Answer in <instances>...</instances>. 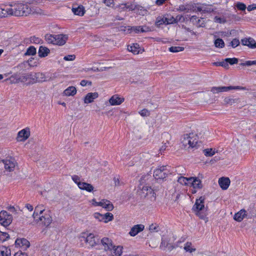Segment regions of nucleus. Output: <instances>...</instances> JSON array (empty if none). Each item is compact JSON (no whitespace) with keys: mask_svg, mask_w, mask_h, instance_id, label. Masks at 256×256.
Wrapping results in <instances>:
<instances>
[{"mask_svg":"<svg viewBox=\"0 0 256 256\" xmlns=\"http://www.w3.org/2000/svg\"><path fill=\"white\" fill-rule=\"evenodd\" d=\"M230 46L233 48H235L240 44V41L238 39L234 38L230 42Z\"/></svg>","mask_w":256,"mask_h":256,"instance_id":"4d7b16f0","label":"nucleus"},{"mask_svg":"<svg viewBox=\"0 0 256 256\" xmlns=\"http://www.w3.org/2000/svg\"><path fill=\"white\" fill-rule=\"evenodd\" d=\"M98 97V94L96 92H89L86 94L84 98V104H88L94 101V100Z\"/></svg>","mask_w":256,"mask_h":256,"instance_id":"aec40b11","label":"nucleus"},{"mask_svg":"<svg viewBox=\"0 0 256 256\" xmlns=\"http://www.w3.org/2000/svg\"><path fill=\"white\" fill-rule=\"evenodd\" d=\"M216 152V150L212 148H206L204 150V154L206 156H214Z\"/></svg>","mask_w":256,"mask_h":256,"instance_id":"ea45409f","label":"nucleus"},{"mask_svg":"<svg viewBox=\"0 0 256 256\" xmlns=\"http://www.w3.org/2000/svg\"><path fill=\"white\" fill-rule=\"evenodd\" d=\"M0 256H11L10 250L5 246H0Z\"/></svg>","mask_w":256,"mask_h":256,"instance_id":"72a5a7b5","label":"nucleus"},{"mask_svg":"<svg viewBox=\"0 0 256 256\" xmlns=\"http://www.w3.org/2000/svg\"><path fill=\"white\" fill-rule=\"evenodd\" d=\"M76 58V56L74 54L72 55H68L66 56H65L64 58V60L66 61H72L74 60Z\"/></svg>","mask_w":256,"mask_h":256,"instance_id":"bf43d9fd","label":"nucleus"},{"mask_svg":"<svg viewBox=\"0 0 256 256\" xmlns=\"http://www.w3.org/2000/svg\"><path fill=\"white\" fill-rule=\"evenodd\" d=\"M242 66H251L252 65H256V60H247L244 62L240 64Z\"/></svg>","mask_w":256,"mask_h":256,"instance_id":"603ef678","label":"nucleus"},{"mask_svg":"<svg viewBox=\"0 0 256 256\" xmlns=\"http://www.w3.org/2000/svg\"><path fill=\"white\" fill-rule=\"evenodd\" d=\"M224 102L226 104H234V99L230 98H226L224 100Z\"/></svg>","mask_w":256,"mask_h":256,"instance_id":"774afa93","label":"nucleus"},{"mask_svg":"<svg viewBox=\"0 0 256 256\" xmlns=\"http://www.w3.org/2000/svg\"><path fill=\"white\" fill-rule=\"evenodd\" d=\"M236 7L240 10H244L246 8V6L242 3V2H238L236 3Z\"/></svg>","mask_w":256,"mask_h":256,"instance_id":"6e6d98bb","label":"nucleus"},{"mask_svg":"<svg viewBox=\"0 0 256 256\" xmlns=\"http://www.w3.org/2000/svg\"><path fill=\"white\" fill-rule=\"evenodd\" d=\"M36 79L35 73H27L24 74L20 76L16 80V81L13 82L14 83H18L19 82H24L27 81H29V82L34 83V80Z\"/></svg>","mask_w":256,"mask_h":256,"instance_id":"9b49d317","label":"nucleus"},{"mask_svg":"<svg viewBox=\"0 0 256 256\" xmlns=\"http://www.w3.org/2000/svg\"><path fill=\"white\" fill-rule=\"evenodd\" d=\"M194 8V11H198L202 13H210L214 10V8L212 5L204 4L196 6Z\"/></svg>","mask_w":256,"mask_h":256,"instance_id":"4468645a","label":"nucleus"},{"mask_svg":"<svg viewBox=\"0 0 256 256\" xmlns=\"http://www.w3.org/2000/svg\"><path fill=\"white\" fill-rule=\"evenodd\" d=\"M73 13L77 16H83L86 12V10L82 5H74L72 8Z\"/></svg>","mask_w":256,"mask_h":256,"instance_id":"412c9836","label":"nucleus"},{"mask_svg":"<svg viewBox=\"0 0 256 256\" xmlns=\"http://www.w3.org/2000/svg\"><path fill=\"white\" fill-rule=\"evenodd\" d=\"M168 175V170L166 166H161L158 168L154 172V176L156 180L163 179Z\"/></svg>","mask_w":256,"mask_h":256,"instance_id":"1a4fd4ad","label":"nucleus"},{"mask_svg":"<svg viewBox=\"0 0 256 256\" xmlns=\"http://www.w3.org/2000/svg\"><path fill=\"white\" fill-rule=\"evenodd\" d=\"M9 238L10 236L7 232L0 231V242L6 241Z\"/></svg>","mask_w":256,"mask_h":256,"instance_id":"79ce46f5","label":"nucleus"},{"mask_svg":"<svg viewBox=\"0 0 256 256\" xmlns=\"http://www.w3.org/2000/svg\"><path fill=\"white\" fill-rule=\"evenodd\" d=\"M226 86L213 87L211 89V92L214 94H217L220 92H226Z\"/></svg>","mask_w":256,"mask_h":256,"instance_id":"58836bf2","label":"nucleus"},{"mask_svg":"<svg viewBox=\"0 0 256 256\" xmlns=\"http://www.w3.org/2000/svg\"><path fill=\"white\" fill-rule=\"evenodd\" d=\"M124 101V98L118 94L112 96L109 99L108 102L110 106H119Z\"/></svg>","mask_w":256,"mask_h":256,"instance_id":"ddd939ff","label":"nucleus"},{"mask_svg":"<svg viewBox=\"0 0 256 256\" xmlns=\"http://www.w3.org/2000/svg\"><path fill=\"white\" fill-rule=\"evenodd\" d=\"M190 178H187L184 176H180L178 180V182L182 185L189 186Z\"/></svg>","mask_w":256,"mask_h":256,"instance_id":"c9c22d12","label":"nucleus"},{"mask_svg":"<svg viewBox=\"0 0 256 256\" xmlns=\"http://www.w3.org/2000/svg\"><path fill=\"white\" fill-rule=\"evenodd\" d=\"M123 247L121 246H112L108 252L110 256H121L122 254Z\"/></svg>","mask_w":256,"mask_h":256,"instance_id":"2eb2a0df","label":"nucleus"},{"mask_svg":"<svg viewBox=\"0 0 256 256\" xmlns=\"http://www.w3.org/2000/svg\"><path fill=\"white\" fill-rule=\"evenodd\" d=\"M34 222L41 225L42 226L48 228L52 222V213L46 210L42 204L38 205L32 214Z\"/></svg>","mask_w":256,"mask_h":256,"instance_id":"f257e3e1","label":"nucleus"},{"mask_svg":"<svg viewBox=\"0 0 256 256\" xmlns=\"http://www.w3.org/2000/svg\"><path fill=\"white\" fill-rule=\"evenodd\" d=\"M5 169L8 172H12L14 170L16 164V160L13 158L2 160Z\"/></svg>","mask_w":256,"mask_h":256,"instance_id":"a211bd4d","label":"nucleus"},{"mask_svg":"<svg viewBox=\"0 0 256 256\" xmlns=\"http://www.w3.org/2000/svg\"><path fill=\"white\" fill-rule=\"evenodd\" d=\"M138 194L142 198H146V196L150 198H155L156 193L151 187L148 186L140 185L138 190Z\"/></svg>","mask_w":256,"mask_h":256,"instance_id":"0eeeda50","label":"nucleus"},{"mask_svg":"<svg viewBox=\"0 0 256 256\" xmlns=\"http://www.w3.org/2000/svg\"><path fill=\"white\" fill-rule=\"evenodd\" d=\"M156 26H160L162 24L166 25V20H164V15L157 17L156 20Z\"/></svg>","mask_w":256,"mask_h":256,"instance_id":"e433bc0d","label":"nucleus"},{"mask_svg":"<svg viewBox=\"0 0 256 256\" xmlns=\"http://www.w3.org/2000/svg\"><path fill=\"white\" fill-rule=\"evenodd\" d=\"M227 91L232 90H246L247 88L246 87L240 86H226Z\"/></svg>","mask_w":256,"mask_h":256,"instance_id":"09e8293b","label":"nucleus"},{"mask_svg":"<svg viewBox=\"0 0 256 256\" xmlns=\"http://www.w3.org/2000/svg\"><path fill=\"white\" fill-rule=\"evenodd\" d=\"M214 21L216 23L224 24L226 22V20L224 17L216 16L214 18Z\"/></svg>","mask_w":256,"mask_h":256,"instance_id":"3c124183","label":"nucleus"},{"mask_svg":"<svg viewBox=\"0 0 256 256\" xmlns=\"http://www.w3.org/2000/svg\"><path fill=\"white\" fill-rule=\"evenodd\" d=\"M149 230L151 232H158V226L156 224H152L150 226Z\"/></svg>","mask_w":256,"mask_h":256,"instance_id":"052dcab7","label":"nucleus"},{"mask_svg":"<svg viewBox=\"0 0 256 256\" xmlns=\"http://www.w3.org/2000/svg\"><path fill=\"white\" fill-rule=\"evenodd\" d=\"M182 18V16L178 15L176 18L170 14H164V20L166 25L174 24L179 22Z\"/></svg>","mask_w":256,"mask_h":256,"instance_id":"f3484780","label":"nucleus"},{"mask_svg":"<svg viewBox=\"0 0 256 256\" xmlns=\"http://www.w3.org/2000/svg\"><path fill=\"white\" fill-rule=\"evenodd\" d=\"M12 10L10 6H5L4 8H0V18H4L10 16Z\"/></svg>","mask_w":256,"mask_h":256,"instance_id":"7c9ffc66","label":"nucleus"},{"mask_svg":"<svg viewBox=\"0 0 256 256\" xmlns=\"http://www.w3.org/2000/svg\"><path fill=\"white\" fill-rule=\"evenodd\" d=\"M230 180L228 178L222 177L219 179L218 184L220 188L224 190H227L230 184Z\"/></svg>","mask_w":256,"mask_h":256,"instance_id":"393cba45","label":"nucleus"},{"mask_svg":"<svg viewBox=\"0 0 256 256\" xmlns=\"http://www.w3.org/2000/svg\"><path fill=\"white\" fill-rule=\"evenodd\" d=\"M16 244L24 249L28 248L30 244V242L26 238H17L16 240Z\"/></svg>","mask_w":256,"mask_h":256,"instance_id":"a878e982","label":"nucleus"},{"mask_svg":"<svg viewBox=\"0 0 256 256\" xmlns=\"http://www.w3.org/2000/svg\"><path fill=\"white\" fill-rule=\"evenodd\" d=\"M10 7V9L12 10L10 15L16 16H27L31 12V8L27 4H16Z\"/></svg>","mask_w":256,"mask_h":256,"instance_id":"7ed1b4c3","label":"nucleus"},{"mask_svg":"<svg viewBox=\"0 0 256 256\" xmlns=\"http://www.w3.org/2000/svg\"><path fill=\"white\" fill-rule=\"evenodd\" d=\"M168 0H156L155 4L158 6H160L164 4Z\"/></svg>","mask_w":256,"mask_h":256,"instance_id":"0e129e2a","label":"nucleus"},{"mask_svg":"<svg viewBox=\"0 0 256 256\" xmlns=\"http://www.w3.org/2000/svg\"><path fill=\"white\" fill-rule=\"evenodd\" d=\"M47 43L54 45L62 46L68 40V36L65 34H47L44 36Z\"/></svg>","mask_w":256,"mask_h":256,"instance_id":"f03ea898","label":"nucleus"},{"mask_svg":"<svg viewBox=\"0 0 256 256\" xmlns=\"http://www.w3.org/2000/svg\"><path fill=\"white\" fill-rule=\"evenodd\" d=\"M242 43L250 48H256V42L251 38H244L242 40Z\"/></svg>","mask_w":256,"mask_h":256,"instance_id":"5701e85b","label":"nucleus"},{"mask_svg":"<svg viewBox=\"0 0 256 256\" xmlns=\"http://www.w3.org/2000/svg\"><path fill=\"white\" fill-rule=\"evenodd\" d=\"M190 20L195 23L198 27H204V18L198 19L196 16H192L190 18Z\"/></svg>","mask_w":256,"mask_h":256,"instance_id":"2f4dec72","label":"nucleus"},{"mask_svg":"<svg viewBox=\"0 0 256 256\" xmlns=\"http://www.w3.org/2000/svg\"><path fill=\"white\" fill-rule=\"evenodd\" d=\"M72 179L78 186L79 184H82V182H80V178L77 175H73L72 176Z\"/></svg>","mask_w":256,"mask_h":256,"instance_id":"864d4df0","label":"nucleus"},{"mask_svg":"<svg viewBox=\"0 0 256 256\" xmlns=\"http://www.w3.org/2000/svg\"><path fill=\"white\" fill-rule=\"evenodd\" d=\"M139 114L142 116H148L150 114V112L148 111V110L146 109H144L140 111L139 112Z\"/></svg>","mask_w":256,"mask_h":256,"instance_id":"680f3d73","label":"nucleus"},{"mask_svg":"<svg viewBox=\"0 0 256 256\" xmlns=\"http://www.w3.org/2000/svg\"><path fill=\"white\" fill-rule=\"evenodd\" d=\"M184 50V48L182 46H171L169 48V51L172 52H178Z\"/></svg>","mask_w":256,"mask_h":256,"instance_id":"c03bdc74","label":"nucleus"},{"mask_svg":"<svg viewBox=\"0 0 256 256\" xmlns=\"http://www.w3.org/2000/svg\"><path fill=\"white\" fill-rule=\"evenodd\" d=\"M214 46L216 48H222L224 46V42L221 38H217L214 41Z\"/></svg>","mask_w":256,"mask_h":256,"instance_id":"37998d69","label":"nucleus"},{"mask_svg":"<svg viewBox=\"0 0 256 256\" xmlns=\"http://www.w3.org/2000/svg\"><path fill=\"white\" fill-rule=\"evenodd\" d=\"M198 142V136L193 133L184 136L182 144L185 148H195Z\"/></svg>","mask_w":256,"mask_h":256,"instance_id":"39448f33","label":"nucleus"},{"mask_svg":"<svg viewBox=\"0 0 256 256\" xmlns=\"http://www.w3.org/2000/svg\"><path fill=\"white\" fill-rule=\"evenodd\" d=\"M128 50L134 54H139L140 51V46L137 44H133L132 46H128Z\"/></svg>","mask_w":256,"mask_h":256,"instance_id":"473e14b6","label":"nucleus"},{"mask_svg":"<svg viewBox=\"0 0 256 256\" xmlns=\"http://www.w3.org/2000/svg\"><path fill=\"white\" fill-rule=\"evenodd\" d=\"M50 52V50L48 48L44 46H40L39 48L38 54L40 57L44 58Z\"/></svg>","mask_w":256,"mask_h":256,"instance_id":"c756f323","label":"nucleus"},{"mask_svg":"<svg viewBox=\"0 0 256 256\" xmlns=\"http://www.w3.org/2000/svg\"><path fill=\"white\" fill-rule=\"evenodd\" d=\"M144 228V226L142 224L134 225L131 228L129 234L132 236H134L139 232H142Z\"/></svg>","mask_w":256,"mask_h":256,"instance_id":"6ab92c4d","label":"nucleus"},{"mask_svg":"<svg viewBox=\"0 0 256 256\" xmlns=\"http://www.w3.org/2000/svg\"><path fill=\"white\" fill-rule=\"evenodd\" d=\"M88 84L89 85H91L92 82L86 80H82L80 83V85L82 86H86Z\"/></svg>","mask_w":256,"mask_h":256,"instance_id":"338daca9","label":"nucleus"},{"mask_svg":"<svg viewBox=\"0 0 256 256\" xmlns=\"http://www.w3.org/2000/svg\"><path fill=\"white\" fill-rule=\"evenodd\" d=\"M226 60L228 61V64H229L230 65L236 64L238 62V59L235 58H226Z\"/></svg>","mask_w":256,"mask_h":256,"instance_id":"5fc2aeb1","label":"nucleus"},{"mask_svg":"<svg viewBox=\"0 0 256 256\" xmlns=\"http://www.w3.org/2000/svg\"><path fill=\"white\" fill-rule=\"evenodd\" d=\"M256 8V4H252L249 5L247 7V10L249 12L254 10Z\"/></svg>","mask_w":256,"mask_h":256,"instance_id":"69168bd1","label":"nucleus"},{"mask_svg":"<svg viewBox=\"0 0 256 256\" xmlns=\"http://www.w3.org/2000/svg\"><path fill=\"white\" fill-rule=\"evenodd\" d=\"M90 202L92 204V206H100V201L96 202L95 198H93L92 200L90 201Z\"/></svg>","mask_w":256,"mask_h":256,"instance_id":"e2e57ef3","label":"nucleus"},{"mask_svg":"<svg viewBox=\"0 0 256 256\" xmlns=\"http://www.w3.org/2000/svg\"><path fill=\"white\" fill-rule=\"evenodd\" d=\"M191 10V6L190 5H180L178 8V10L183 12H188Z\"/></svg>","mask_w":256,"mask_h":256,"instance_id":"49530a36","label":"nucleus"},{"mask_svg":"<svg viewBox=\"0 0 256 256\" xmlns=\"http://www.w3.org/2000/svg\"><path fill=\"white\" fill-rule=\"evenodd\" d=\"M93 216L99 222H103L104 223H108L114 219L113 214L110 212H106L104 214H102L99 212H95Z\"/></svg>","mask_w":256,"mask_h":256,"instance_id":"9d476101","label":"nucleus"},{"mask_svg":"<svg viewBox=\"0 0 256 256\" xmlns=\"http://www.w3.org/2000/svg\"><path fill=\"white\" fill-rule=\"evenodd\" d=\"M12 217L6 210L0 212V224L4 226H8L12 222Z\"/></svg>","mask_w":256,"mask_h":256,"instance_id":"6e6552de","label":"nucleus"},{"mask_svg":"<svg viewBox=\"0 0 256 256\" xmlns=\"http://www.w3.org/2000/svg\"><path fill=\"white\" fill-rule=\"evenodd\" d=\"M36 54V49L34 46H30L26 53V55L34 56Z\"/></svg>","mask_w":256,"mask_h":256,"instance_id":"de8ad7c7","label":"nucleus"},{"mask_svg":"<svg viewBox=\"0 0 256 256\" xmlns=\"http://www.w3.org/2000/svg\"><path fill=\"white\" fill-rule=\"evenodd\" d=\"M132 30L134 31L136 33H138L140 32H145L147 31V30L144 28V26H134L132 28Z\"/></svg>","mask_w":256,"mask_h":256,"instance_id":"8fccbe9b","label":"nucleus"},{"mask_svg":"<svg viewBox=\"0 0 256 256\" xmlns=\"http://www.w3.org/2000/svg\"><path fill=\"white\" fill-rule=\"evenodd\" d=\"M108 211H111L114 209L112 203L106 200L102 199L100 200V206Z\"/></svg>","mask_w":256,"mask_h":256,"instance_id":"b1692460","label":"nucleus"},{"mask_svg":"<svg viewBox=\"0 0 256 256\" xmlns=\"http://www.w3.org/2000/svg\"><path fill=\"white\" fill-rule=\"evenodd\" d=\"M101 243L104 246V250L107 252L112 248V246L114 245L112 240L108 238H102L101 240Z\"/></svg>","mask_w":256,"mask_h":256,"instance_id":"4be33fe9","label":"nucleus"},{"mask_svg":"<svg viewBox=\"0 0 256 256\" xmlns=\"http://www.w3.org/2000/svg\"><path fill=\"white\" fill-rule=\"evenodd\" d=\"M104 3L108 6L112 8L114 6V0H103Z\"/></svg>","mask_w":256,"mask_h":256,"instance_id":"13d9d810","label":"nucleus"},{"mask_svg":"<svg viewBox=\"0 0 256 256\" xmlns=\"http://www.w3.org/2000/svg\"><path fill=\"white\" fill-rule=\"evenodd\" d=\"M30 134V129L26 127L18 132L16 140L18 142H24L28 138Z\"/></svg>","mask_w":256,"mask_h":256,"instance_id":"f8f14e48","label":"nucleus"},{"mask_svg":"<svg viewBox=\"0 0 256 256\" xmlns=\"http://www.w3.org/2000/svg\"><path fill=\"white\" fill-rule=\"evenodd\" d=\"M192 243L190 242H187L185 244L184 246V250L186 252H194L196 250V248H194L192 246Z\"/></svg>","mask_w":256,"mask_h":256,"instance_id":"a19ab883","label":"nucleus"},{"mask_svg":"<svg viewBox=\"0 0 256 256\" xmlns=\"http://www.w3.org/2000/svg\"><path fill=\"white\" fill-rule=\"evenodd\" d=\"M78 188L80 190H86L88 192H92L94 190V186L90 184L82 182V184H79Z\"/></svg>","mask_w":256,"mask_h":256,"instance_id":"cd10ccee","label":"nucleus"},{"mask_svg":"<svg viewBox=\"0 0 256 256\" xmlns=\"http://www.w3.org/2000/svg\"><path fill=\"white\" fill-rule=\"evenodd\" d=\"M161 248L163 250H165L168 248V250H171L174 248V247L170 245V244H168L165 240L162 239V242L160 244Z\"/></svg>","mask_w":256,"mask_h":256,"instance_id":"4c0bfd02","label":"nucleus"},{"mask_svg":"<svg viewBox=\"0 0 256 256\" xmlns=\"http://www.w3.org/2000/svg\"><path fill=\"white\" fill-rule=\"evenodd\" d=\"M214 64L217 66H221L224 68H228V61L226 60V58L222 62H215Z\"/></svg>","mask_w":256,"mask_h":256,"instance_id":"a18cd8bd","label":"nucleus"},{"mask_svg":"<svg viewBox=\"0 0 256 256\" xmlns=\"http://www.w3.org/2000/svg\"><path fill=\"white\" fill-rule=\"evenodd\" d=\"M79 239L80 242H84L91 247L95 246L98 242L95 236L92 233H82L79 236Z\"/></svg>","mask_w":256,"mask_h":256,"instance_id":"423d86ee","label":"nucleus"},{"mask_svg":"<svg viewBox=\"0 0 256 256\" xmlns=\"http://www.w3.org/2000/svg\"><path fill=\"white\" fill-rule=\"evenodd\" d=\"M204 200V196H200L199 198L196 199L195 204L192 207V210L200 218L206 219V221H207L208 218H206V214L202 212L205 208Z\"/></svg>","mask_w":256,"mask_h":256,"instance_id":"20e7f679","label":"nucleus"},{"mask_svg":"<svg viewBox=\"0 0 256 256\" xmlns=\"http://www.w3.org/2000/svg\"><path fill=\"white\" fill-rule=\"evenodd\" d=\"M246 210L242 209L234 215V218L235 220L240 222L246 217Z\"/></svg>","mask_w":256,"mask_h":256,"instance_id":"bb28decb","label":"nucleus"},{"mask_svg":"<svg viewBox=\"0 0 256 256\" xmlns=\"http://www.w3.org/2000/svg\"><path fill=\"white\" fill-rule=\"evenodd\" d=\"M76 89L74 86H70L66 89L63 94L64 96H74L76 94Z\"/></svg>","mask_w":256,"mask_h":256,"instance_id":"c85d7f7f","label":"nucleus"},{"mask_svg":"<svg viewBox=\"0 0 256 256\" xmlns=\"http://www.w3.org/2000/svg\"><path fill=\"white\" fill-rule=\"evenodd\" d=\"M36 79L34 80V83L37 82H42L47 81V78L45 76L44 74L42 73L38 72L35 73Z\"/></svg>","mask_w":256,"mask_h":256,"instance_id":"f704fd0d","label":"nucleus"},{"mask_svg":"<svg viewBox=\"0 0 256 256\" xmlns=\"http://www.w3.org/2000/svg\"><path fill=\"white\" fill-rule=\"evenodd\" d=\"M189 186H192L194 189L201 188H202V184L201 180L196 177H190ZM196 190H192V194H195Z\"/></svg>","mask_w":256,"mask_h":256,"instance_id":"dca6fc26","label":"nucleus"}]
</instances>
